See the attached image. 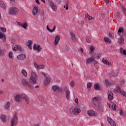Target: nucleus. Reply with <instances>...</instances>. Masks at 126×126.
<instances>
[{
  "label": "nucleus",
  "mask_w": 126,
  "mask_h": 126,
  "mask_svg": "<svg viewBox=\"0 0 126 126\" xmlns=\"http://www.w3.org/2000/svg\"><path fill=\"white\" fill-rule=\"evenodd\" d=\"M22 99L25 100V102L27 105L29 104V97L25 94H17L15 95L14 100L15 102H20Z\"/></svg>",
  "instance_id": "nucleus-1"
},
{
  "label": "nucleus",
  "mask_w": 126,
  "mask_h": 126,
  "mask_svg": "<svg viewBox=\"0 0 126 126\" xmlns=\"http://www.w3.org/2000/svg\"><path fill=\"white\" fill-rule=\"evenodd\" d=\"M37 77H38L37 74L34 72H32L31 77L29 79L30 83H32V84H36V83L37 82Z\"/></svg>",
  "instance_id": "nucleus-2"
},
{
  "label": "nucleus",
  "mask_w": 126,
  "mask_h": 126,
  "mask_svg": "<svg viewBox=\"0 0 126 126\" xmlns=\"http://www.w3.org/2000/svg\"><path fill=\"white\" fill-rule=\"evenodd\" d=\"M19 12V10L16 7H11L8 10L9 15H17Z\"/></svg>",
  "instance_id": "nucleus-3"
},
{
  "label": "nucleus",
  "mask_w": 126,
  "mask_h": 126,
  "mask_svg": "<svg viewBox=\"0 0 126 126\" xmlns=\"http://www.w3.org/2000/svg\"><path fill=\"white\" fill-rule=\"evenodd\" d=\"M18 123V118L17 116L14 115L10 121V126H15Z\"/></svg>",
  "instance_id": "nucleus-4"
},
{
  "label": "nucleus",
  "mask_w": 126,
  "mask_h": 126,
  "mask_svg": "<svg viewBox=\"0 0 126 126\" xmlns=\"http://www.w3.org/2000/svg\"><path fill=\"white\" fill-rule=\"evenodd\" d=\"M42 74H43L45 78L44 83L45 84H50L51 83V77L50 76L46 75V74H45L44 72H42Z\"/></svg>",
  "instance_id": "nucleus-5"
},
{
  "label": "nucleus",
  "mask_w": 126,
  "mask_h": 126,
  "mask_svg": "<svg viewBox=\"0 0 126 126\" xmlns=\"http://www.w3.org/2000/svg\"><path fill=\"white\" fill-rule=\"evenodd\" d=\"M22 83L23 85H25V86H29L31 89H33V88H34V86L29 84V83H28V82H27V81L24 79L22 80Z\"/></svg>",
  "instance_id": "nucleus-6"
},
{
  "label": "nucleus",
  "mask_w": 126,
  "mask_h": 126,
  "mask_svg": "<svg viewBox=\"0 0 126 126\" xmlns=\"http://www.w3.org/2000/svg\"><path fill=\"white\" fill-rule=\"evenodd\" d=\"M48 2L49 3L50 6L51 7L53 10L54 11H57V9H58V7L55 4V3L51 0L48 1Z\"/></svg>",
  "instance_id": "nucleus-7"
},
{
  "label": "nucleus",
  "mask_w": 126,
  "mask_h": 126,
  "mask_svg": "<svg viewBox=\"0 0 126 126\" xmlns=\"http://www.w3.org/2000/svg\"><path fill=\"white\" fill-rule=\"evenodd\" d=\"M80 109L78 107H75L72 110V113L74 115H75V116L79 115V114H80Z\"/></svg>",
  "instance_id": "nucleus-8"
},
{
  "label": "nucleus",
  "mask_w": 126,
  "mask_h": 126,
  "mask_svg": "<svg viewBox=\"0 0 126 126\" xmlns=\"http://www.w3.org/2000/svg\"><path fill=\"white\" fill-rule=\"evenodd\" d=\"M88 115L91 117H95L97 115V113L93 110H88L87 111Z\"/></svg>",
  "instance_id": "nucleus-9"
},
{
  "label": "nucleus",
  "mask_w": 126,
  "mask_h": 126,
  "mask_svg": "<svg viewBox=\"0 0 126 126\" xmlns=\"http://www.w3.org/2000/svg\"><path fill=\"white\" fill-rule=\"evenodd\" d=\"M33 50L35 51H37L38 53H40L41 52V50H42V48L40 45H37V44H34L33 47Z\"/></svg>",
  "instance_id": "nucleus-10"
},
{
  "label": "nucleus",
  "mask_w": 126,
  "mask_h": 126,
  "mask_svg": "<svg viewBox=\"0 0 126 126\" xmlns=\"http://www.w3.org/2000/svg\"><path fill=\"white\" fill-rule=\"evenodd\" d=\"M34 65L37 70H40L41 68H44L45 67L44 65H38L36 62L34 63Z\"/></svg>",
  "instance_id": "nucleus-11"
},
{
  "label": "nucleus",
  "mask_w": 126,
  "mask_h": 126,
  "mask_svg": "<svg viewBox=\"0 0 126 126\" xmlns=\"http://www.w3.org/2000/svg\"><path fill=\"white\" fill-rule=\"evenodd\" d=\"M107 122L112 126H116V123H115V121H114V120H113V119H112L110 117H107Z\"/></svg>",
  "instance_id": "nucleus-12"
},
{
  "label": "nucleus",
  "mask_w": 126,
  "mask_h": 126,
  "mask_svg": "<svg viewBox=\"0 0 126 126\" xmlns=\"http://www.w3.org/2000/svg\"><path fill=\"white\" fill-rule=\"evenodd\" d=\"M107 94L108 99L110 100H113V98L114 97V94H113V92L111 91H109L107 93Z\"/></svg>",
  "instance_id": "nucleus-13"
},
{
  "label": "nucleus",
  "mask_w": 126,
  "mask_h": 126,
  "mask_svg": "<svg viewBox=\"0 0 126 126\" xmlns=\"http://www.w3.org/2000/svg\"><path fill=\"white\" fill-rule=\"evenodd\" d=\"M60 40H61V37H60V35H57L55 37V41H54V44L55 46L58 45V43H59Z\"/></svg>",
  "instance_id": "nucleus-14"
},
{
  "label": "nucleus",
  "mask_w": 126,
  "mask_h": 126,
  "mask_svg": "<svg viewBox=\"0 0 126 126\" xmlns=\"http://www.w3.org/2000/svg\"><path fill=\"white\" fill-rule=\"evenodd\" d=\"M17 58L18 60H20L21 61H23V60H25V59H26V55L22 54L20 55H18Z\"/></svg>",
  "instance_id": "nucleus-15"
},
{
  "label": "nucleus",
  "mask_w": 126,
  "mask_h": 126,
  "mask_svg": "<svg viewBox=\"0 0 126 126\" xmlns=\"http://www.w3.org/2000/svg\"><path fill=\"white\" fill-rule=\"evenodd\" d=\"M52 89L54 91H59L61 92L63 90V89L60 88L59 86H52Z\"/></svg>",
  "instance_id": "nucleus-16"
},
{
  "label": "nucleus",
  "mask_w": 126,
  "mask_h": 126,
  "mask_svg": "<svg viewBox=\"0 0 126 126\" xmlns=\"http://www.w3.org/2000/svg\"><path fill=\"white\" fill-rule=\"evenodd\" d=\"M32 44H33V41L32 40H29L28 42L26 43L27 46L29 48L30 50H32Z\"/></svg>",
  "instance_id": "nucleus-17"
},
{
  "label": "nucleus",
  "mask_w": 126,
  "mask_h": 126,
  "mask_svg": "<svg viewBox=\"0 0 126 126\" xmlns=\"http://www.w3.org/2000/svg\"><path fill=\"white\" fill-rule=\"evenodd\" d=\"M94 61V57L92 56V58H88L86 60V63L87 64H89L90 63H92Z\"/></svg>",
  "instance_id": "nucleus-18"
},
{
  "label": "nucleus",
  "mask_w": 126,
  "mask_h": 126,
  "mask_svg": "<svg viewBox=\"0 0 126 126\" xmlns=\"http://www.w3.org/2000/svg\"><path fill=\"white\" fill-rule=\"evenodd\" d=\"M0 39H3V41L4 43L6 42V37H5V35L3 34L1 32H0Z\"/></svg>",
  "instance_id": "nucleus-19"
},
{
  "label": "nucleus",
  "mask_w": 126,
  "mask_h": 126,
  "mask_svg": "<svg viewBox=\"0 0 126 126\" xmlns=\"http://www.w3.org/2000/svg\"><path fill=\"white\" fill-rule=\"evenodd\" d=\"M102 63H105L107 65H109V66L112 65V63L110 62H109L108 60H104V59H103L102 60Z\"/></svg>",
  "instance_id": "nucleus-20"
},
{
  "label": "nucleus",
  "mask_w": 126,
  "mask_h": 126,
  "mask_svg": "<svg viewBox=\"0 0 126 126\" xmlns=\"http://www.w3.org/2000/svg\"><path fill=\"white\" fill-rule=\"evenodd\" d=\"M38 13V8L37 7H34L32 9V14L35 16V15H37Z\"/></svg>",
  "instance_id": "nucleus-21"
},
{
  "label": "nucleus",
  "mask_w": 126,
  "mask_h": 126,
  "mask_svg": "<svg viewBox=\"0 0 126 126\" xmlns=\"http://www.w3.org/2000/svg\"><path fill=\"white\" fill-rule=\"evenodd\" d=\"M0 7H1L3 9H5V8H6L2 0H0Z\"/></svg>",
  "instance_id": "nucleus-22"
},
{
  "label": "nucleus",
  "mask_w": 126,
  "mask_h": 126,
  "mask_svg": "<svg viewBox=\"0 0 126 126\" xmlns=\"http://www.w3.org/2000/svg\"><path fill=\"white\" fill-rule=\"evenodd\" d=\"M96 108L98 111H101V112L103 111V106L100 103L97 104Z\"/></svg>",
  "instance_id": "nucleus-23"
},
{
  "label": "nucleus",
  "mask_w": 126,
  "mask_h": 126,
  "mask_svg": "<svg viewBox=\"0 0 126 126\" xmlns=\"http://www.w3.org/2000/svg\"><path fill=\"white\" fill-rule=\"evenodd\" d=\"M9 107H10V102H9V101H7L4 105V109L5 110H8V108H9Z\"/></svg>",
  "instance_id": "nucleus-24"
},
{
  "label": "nucleus",
  "mask_w": 126,
  "mask_h": 126,
  "mask_svg": "<svg viewBox=\"0 0 126 126\" xmlns=\"http://www.w3.org/2000/svg\"><path fill=\"white\" fill-rule=\"evenodd\" d=\"M6 117L4 115H2L0 117V119L3 123H6V120L5 119Z\"/></svg>",
  "instance_id": "nucleus-25"
},
{
  "label": "nucleus",
  "mask_w": 126,
  "mask_h": 126,
  "mask_svg": "<svg viewBox=\"0 0 126 126\" xmlns=\"http://www.w3.org/2000/svg\"><path fill=\"white\" fill-rule=\"evenodd\" d=\"M125 39L122 37V36H120V38L118 39V43L119 44H124V42Z\"/></svg>",
  "instance_id": "nucleus-26"
},
{
  "label": "nucleus",
  "mask_w": 126,
  "mask_h": 126,
  "mask_svg": "<svg viewBox=\"0 0 126 126\" xmlns=\"http://www.w3.org/2000/svg\"><path fill=\"white\" fill-rule=\"evenodd\" d=\"M121 88H120V87L117 86L116 89L114 90V92H115V93H118V92H119L120 93H121Z\"/></svg>",
  "instance_id": "nucleus-27"
},
{
  "label": "nucleus",
  "mask_w": 126,
  "mask_h": 126,
  "mask_svg": "<svg viewBox=\"0 0 126 126\" xmlns=\"http://www.w3.org/2000/svg\"><path fill=\"white\" fill-rule=\"evenodd\" d=\"M4 54H5V49H1V48L0 47V56H3Z\"/></svg>",
  "instance_id": "nucleus-28"
},
{
  "label": "nucleus",
  "mask_w": 126,
  "mask_h": 126,
  "mask_svg": "<svg viewBox=\"0 0 126 126\" xmlns=\"http://www.w3.org/2000/svg\"><path fill=\"white\" fill-rule=\"evenodd\" d=\"M94 87L95 90H101V88L100 87V86H99V85H98V84H94Z\"/></svg>",
  "instance_id": "nucleus-29"
},
{
  "label": "nucleus",
  "mask_w": 126,
  "mask_h": 126,
  "mask_svg": "<svg viewBox=\"0 0 126 126\" xmlns=\"http://www.w3.org/2000/svg\"><path fill=\"white\" fill-rule=\"evenodd\" d=\"M70 35L72 37V40L73 42H75L76 41V38H75V35L73 34V32H70Z\"/></svg>",
  "instance_id": "nucleus-30"
},
{
  "label": "nucleus",
  "mask_w": 126,
  "mask_h": 126,
  "mask_svg": "<svg viewBox=\"0 0 126 126\" xmlns=\"http://www.w3.org/2000/svg\"><path fill=\"white\" fill-rule=\"evenodd\" d=\"M65 94H66V98L67 99H69V96H70V91H67L65 92Z\"/></svg>",
  "instance_id": "nucleus-31"
},
{
  "label": "nucleus",
  "mask_w": 126,
  "mask_h": 126,
  "mask_svg": "<svg viewBox=\"0 0 126 126\" xmlns=\"http://www.w3.org/2000/svg\"><path fill=\"white\" fill-rule=\"evenodd\" d=\"M21 73L25 76V77H27V72L25 69H23L21 71Z\"/></svg>",
  "instance_id": "nucleus-32"
},
{
  "label": "nucleus",
  "mask_w": 126,
  "mask_h": 126,
  "mask_svg": "<svg viewBox=\"0 0 126 126\" xmlns=\"http://www.w3.org/2000/svg\"><path fill=\"white\" fill-rule=\"evenodd\" d=\"M120 53H122V54H123V55L126 56V50H124V48H120Z\"/></svg>",
  "instance_id": "nucleus-33"
},
{
  "label": "nucleus",
  "mask_w": 126,
  "mask_h": 126,
  "mask_svg": "<svg viewBox=\"0 0 126 126\" xmlns=\"http://www.w3.org/2000/svg\"><path fill=\"white\" fill-rule=\"evenodd\" d=\"M86 40L87 43H91V38H90V36H87L86 37Z\"/></svg>",
  "instance_id": "nucleus-34"
},
{
  "label": "nucleus",
  "mask_w": 126,
  "mask_h": 126,
  "mask_svg": "<svg viewBox=\"0 0 126 126\" xmlns=\"http://www.w3.org/2000/svg\"><path fill=\"white\" fill-rule=\"evenodd\" d=\"M85 18H88L89 20H92L93 18L91 16H89L88 14H85Z\"/></svg>",
  "instance_id": "nucleus-35"
},
{
  "label": "nucleus",
  "mask_w": 126,
  "mask_h": 126,
  "mask_svg": "<svg viewBox=\"0 0 126 126\" xmlns=\"http://www.w3.org/2000/svg\"><path fill=\"white\" fill-rule=\"evenodd\" d=\"M22 27H23V28H24V29H27V27H28V25H27V23H25L22 25Z\"/></svg>",
  "instance_id": "nucleus-36"
},
{
  "label": "nucleus",
  "mask_w": 126,
  "mask_h": 126,
  "mask_svg": "<svg viewBox=\"0 0 126 126\" xmlns=\"http://www.w3.org/2000/svg\"><path fill=\"white\" fill-rule=\"evenodd\" d=\"M104 40L106 43H111V40L108 37H104Z\"/></svg>",
  "instance_id": "nucleus-37"
},
{
  "label": "nucleus",
  "mask_w": 126,
  "mask_h": 126,
  "mask_svg": "<svg viewBox=\"0 0 126 126\" xmlns=\"http://www.w3.org/2000/svg\"><path fill=\"white\" fill-rule=\"evenodd\" d=\"M111 106L113 110L116 111V107H117V105H116V104L113 103Z\"/></svg>",
  "instance_id": "nucleus-38"
},
{
  "label": "nucleus",
  "mask_w": 126,
  "mask_h": 126,
  "mask_svg": "<svg viewBox=\"0 0 126 126\" xmlns=\"http://www.w3.org/2000/svg\"><path fill=\"white\" fill-rule=\"evenodd\" d=\"M18 45H16L15 46L12 47V50L13 51H14L15 52L17 50H18Z\"/></svg>",
  "instance_id": "nucleus-39"
},
{
  "label": "nucleus",
  "mask_w": 126,
  "mask_h": 126,
  "mask_svg": "<svg viewBox=\"0 0 126 126\" xmlns=\"http://www.w3.org/2000/svg\"><path fill=\"white\" fill-rule=\"evenodd\" d=\"M120 94H121V95H123V96H124V97H126V92H125L124 91H121L120 92Z\"/></svg>",
  "instance_id": "nucleus-40"
},
{
  "label": "nucleus",
  "mask_w": 126,
  "mask_h": 126,
  "mask_svg": "<svg viewBox=\"0 0 126 126\" xmlns=\"http://www.w3.org/2000/svg\"><path fill=\"white\" fill-rule=\"evenodd\" d=\"M18 50L20 52H23V48H22V47L20 45H18Z\"/></svg>",
  "instance_id": "nucleus-41"
},
{
  "label": "nucleus",
  "mask_w": 126,
  "mask_h": 126,
  "mask_svg": "<svg viewBox=\"0 0 126 126\" xmlns=\"http://www.w3.org/2000/svg\"><path fill=\"white\" fill-rule=\"evenodd\" d=\"M119 33H124V28L120 27L118 30Z\"/></svg>",
  "instance_id": "nucleus-42"
},
{
  "label": "nucleus",
  "mask_w": 126,
  "mask_h": 126,
  "mask_svg": "<svg viewBox=\"0 0 126 126\" xmlns=\"http://www.w3.org/2000/svg\"><path fill=\"white\" fill-rule=\"evenodd\" d=\"M95 49V48H94V47H93V46H91V47H90V54L91 53H92H92H93V52H94V50Z\"/></svg>",
  "instance_id": "nucleus-43"
},
{
  "label": "nucleus",
  "mask_w": 126,
  "mask_h": 126,
  "mask_svg": "<svg viewBox=\"0 0 126 126\" xmlns=\"http://www.w3.org/2000/svg\"><path fill=\"white\" fill-rule=\"evenodd\" d=\"M87 86L88 90H91V84L90 83H88Z\"/></svg>",
  "instance_id": "nucleus-44"
},
{
  "label": "nucleus",
  "mask_w": 126,
  "mask_h": 126,
  "mask_svg": "<svg viewBox=\"0 0 126 126\" xmlns=\"http://www.w3.org/2000/svg\"><path fill=\"white\" fill-rule=\"evenodd\" d=\"M13 53H12V52H10L9 53V58H10V59H11L12 58H13Z\"/></svg>",
  "instance_id": "nucleus-45"
},
{
  "label": "nucleus",
  "mask_w": 126,
  "mask_h": 126,
  "mask_svg": "<svg viewBox=\"0 0 126 126\" xmlns=\"http://www.w3.org/2000/svg\"><path fill=\"white\" fill-rule=\"evenodd\" d=\"M117 18L121 17V12L120 11L117 12Z\"/></svg>",
  "instance_id": "nucleus-46"
},
{
  "label": "nucleus",
  "mask_w": 126,
  "mask_h": 126,
  "mask_svg": "<svg viewBox=\"0 0 126 126\" xmlns=\"http://www.w3.org/2000/svg\"><path fill=\"white\" fill-rule=\"evenodd\" d=\"M70 86L71 87H74L75 86V84H74V81H72L70 84Z\"/></svg>",
  "instance_id": "nucleus-47"
},
{
  "label": "nucleus",
  "mask_w": 126,
  "mask_h": 126,
  "mask_svg": "<svg viewBox=\"0 0 126 126\" xmlns=\"http://www.w3.org/2000/svg\"><path fill=\"white\" fill-rule=\"evenodd\" d=\"M105 83L106 86H109V85H110V82H109V81L108 80H105Z\"/></svg>",
  "instance_id": "nucleus-48"
},
{
  "label": "nucleus",
  "mask_w": 126,
  "mask_h": 126,
  "mask_svg": "<svg viewBox=\"0 0 126 126\" xmlns=\"http://www.w3.org/2000/svg\"><path fill=\"white\" fill-rule=\"evenodd\" d=\"M120 116H124V111H123V109H121L120 110Z\"/></svg>",
  "instance_id": "nucleus-49"
},
{
  "label": "nucleus",
  "mask_w": 126,
  "mask_h": 126,
  "mask_svg": "<svg viewBox=\"0 0 126 126\" xmlns=\"http://www.w3.org/2000/svg\"><path fill=\"white\" fill-rule=\"evenodd\" d=\"M92 100L94 101V102H97V101H98V98L96 97H94L92 98Z\"/></svg>",
  "instance_id": "nucleus-50"
},
{
  "label": "nucleus",
  "mask_w": 126,
  "mask_h": 126,
  "mask_svg": "<svg viewBox=\"0 0 126 126\" xmlns=\"http://www.w3.org/2000/svg\"><path fill=\"white\" fill-rule=\"evenodd\" d=\"M93 63L94 64H97V63H98L97 61H96V60H95V57H94V61H93Z\"/></svg>",
  "instance_id": "nucleus-51"
},
{
  "label": "nucleus",
  "mask_w": 126,
  "mask_h": 126,
  "mask_svg": "<svg viewBox=\"0 0 126 126\" xmlns=\"http://www.w3.org/2000/svg\"><path fill=\"white\" fill-rule=\"evenodd\" d=\"M122 9L123 11H124V12H126V8H125V6H122Z\"/></svg>",
  "instance_id": "nucleus-52"
},
{
  "label": "nucleus",
  "mask_w": 126,
  "mask_h": 126,
  "mask_svg": "<svg viewBox=\"0 0 126 126\" xmlns=\"http://www.w3.org/2000/svg\"><path fill=\"white\" fill-rule=\"evenodd\" d=\"M1 31H2V32H6V29L4 28H1Z\"/></svg>",
  "instance_id": "nucleus-53"
},
{
  "label": "nucleus",
  "mask_w": 126,
  "mask_h": 126,
  "mask_svg": "<svg viewBox=\"0 0 126 126\" xmlns=\"http://www.w3.org/2000/svg\"><path fill=\"white\" fill-rule=\"evenodd\" d=\"M11 43H12V44H15V40L13 38H11Z\"/></svg>",
  "instance_id": "nucleus-54"
},
{
  "label": "nucleus",
  "mask_w": 126,
  "mask_h": 126,
  "mask_svg": "<svg viewBox=\"0 0 126 126\" xmlns=\"http://www.w3.org/2000/svg\"><path fill=\"white\" fill-rule=\"evenodd\" d=\"M55 30H56V26H54L53 29L51 30V32H54Z\"/></svg>",
  "instance_id": "nucleus-55"
},
{
  "label": "nucleus",
  "mask_w": 126,
  "mask_h": 126,
  "mask_svg": "<svg viewBox=\"0 0 126 126\" xmlns=\"http://www.w3.org/2000/svg\"><path fill=\"white\" fill-rule=\"evenodd\" d=\"M64 92H66V91H69V90L67 89V87H65L64 88Z\"/></svg>",
  "instance_id": "nucleus-56"
},
{
  "label": "nucleus",
  "mask_w": 126,
  "mask_h": 126,
  "mask_svg": "<svg viewBox=\"0 0 126 126\" xmlns=\"http://www.w3.org/2000/svg\"><path fill=\"white\" fill-rule=\"evenodd\" d=\"M65 6H66V7H65L66 10H68V4L67 3H66L65 4Z\"/></svg>",
  "instance_id": "nucleus-57"
},
{
  "label": "nucleus",
  "mask_w": 126,
  "mask_h": 126,
  "mask_svg": "<svg viewBox=\"0 0 126 126\" xmlns=\"http://www.w3.org/2000/svg\"><path fill=\"white\" fill-rule=\"evenodd\" d=\"M106 3V4H108L109 3V1H110V0H103Z\"/></svg>",
  "instance_id": "nucleus-58"
},
{
  "label": "nucleus",
  "mask_w": 126,
  "mask_h": 126,
  "mask_svg": "<svg viewBox=\"0 0 126 126\" xmlns=\"http://www.w3.org/2000/svg\"><path fill=\"white\" fill-rule=\"evenodd\" d=\"M18 25H19L21 27H22V24H21L20 22H17Z\"/></svg>",
  "instance_id": "nucleus-59"
},
{
  "label": "nucleus",
  "mask_w": 126,
  "mask_h": 126,
  "mask_svg": "<svg viewBox=\"0 0 126 126\" xmlns=\"http://www.w3.org/2000/svg\"><path fill=\"white\" fill-rule=\"evenodd\" d=\"M18 25H19L21 27H22V24H21L20 22H17Z\"/></svg>",
  "instance_id": "nucleus-60"
},
{
  "label": "nucleus",
  "mask_w": 126,
  "mask_h": 126,
  "mask_svg": "<svg viewBox=\"0 0 126 126\" xmlns=\"http://www.w3.org/2000/svg\"><path fill=\"white\" fill-rule=\"evenodd\" d=\"M46 28H47V30H48V31H49V32H51V30L50 29V28H49V26H47Z\"/></svg>",
  "instance_id": "nucleus-61"
},
{
  "label": "nucleus",
  "mask_w": 126,
  "mask_h": 126,
  "mask_svg": "<svg viewBox=\"0 0 126 126\" xmlns=\"http://www.w3.org/2000/svg\"><path fill=\"white\" fill-rule=\"evenodd\" d=\"M109 36L110 38H112V37H113V34H112V33L110 32L109 34Z\"/></svg>",
  "instance_id": "nucleus-62"
},
{
  "label": "nucleus",
  "mask_w": 126,
  "mask_h": 126,
  "mask_svg": "<svg viewBox=\"0 0 126 126\" xmlns=\"http://www.w3.org/2000/svg\"><path fill=\"white\" fill-rule=\"evenodd\" d=\"M74 101L76 103H77V102H78V99L77 98H76Z\"/></svg>",
  "instance_id": "nucleus-63"
},
{
  "label": "nucleus",
  "mask_w": 126,
  "mask_h": 126,
  "mask_svg": "<svg viewBox=\"0 0 126 126\" xmlns=\"http://www.w3.org/2000/svg\"><path fill=\"white\" fill-rule=\"evenodd\" d=\"M36 2L37 3V4H39L40 2H39V0H35Z\"/></svg>",
  "instance_id": "nucleus-64"
}]
</instances>
